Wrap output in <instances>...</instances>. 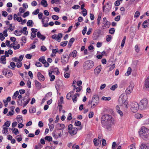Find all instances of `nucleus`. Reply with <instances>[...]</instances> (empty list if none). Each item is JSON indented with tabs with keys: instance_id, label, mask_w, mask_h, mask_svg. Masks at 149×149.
I'll use <instances>...</instances> for the list:
<instances>
[{
	"instance_id": "obj_6",
	"label": "nucleus",
	"mask_w": 149,
	"mask_h": 149,
	"mask_svg": "<svg viewBox=\"0 0 149 149\" xmlns=\"http://www.w3.org/2000/svg\"><path fill=\"white\" fill-rule=\"evenodd\" d=\"M99 98L97 95H95L92 98L93 105L91 106L92 108H94L95 106H97L99 102Z\"/></svg>"
},
{
	"instance_id": "obj_31",
	"label": "nucleus",
	"mask_w": 149,
	"mask_h": 149,
	"mask_svg": "<svg viewBox=\"0 0 149 149\" xmlns=\"http://www.w3.org/2000/svg\"><path fill=\"white\" fill-rule=\"evenodd\" d=\"M41 4L44 7H47L48 5L46 0H42L41 2Z\"/></svg>"
},
{
	"instance_id": "obj_25",
	"label": "nucleus",
	"mask_w": 149,
	"mask_h": 149,
	"mask_svg": "<svg viewBox=\"0 0 149 149\" xmlns=\"http://www.w3.org/2000/svg\"><path fill=\"white\" fill-rule=\"evenodd\" d=\"M58 69L57 68H54L52 71H51V72L52 73H53L54 74H59L60 73V72L58 71Z\"/></svg>"
},
{
	"instance_id": "obj_57",
	"label": "nucleus",
	"mask_w": 149,
	"mask_h": 149,
	"mask_svg": "<svg viewBox=\"0 0 149 149\" xmlns=\"http://www.w3.org/2000/svg\"><path fill=\"white\" fill-rule=\"evenodd\" d=\"M82 88V86H79L77 88L75 87V89H76V91L77 92H79L81 90Z\"/></svg>"
},
{
	"instance_id": "obj_43",
	"label": "nucleus",
	"mask_w": 149,
	"mask_h": 149,
	"mask_svg": "<svg viewBox=\"0 0 149 149\" xmlns=\"http://www.w3.org/2000/svg\"><path fill=\"white\" fill-rule=\"evenodd\" d=\"M12 130H13V132L15 135H17L19 134V132L18 129L15 128L14 129H12Z\"/></svg>"
},
{
	"instance_id": "obj_21",
	"label": "nucleus",
	"mask_w": 149,
	"mask_h": 149,
	"mask_svg": "<svg viewBox=\"0 0 149 149\" xmlns=\"http://www.w3.org/2000/svg\"><path fill=\"white\" fill-rule=\"evenodd\" d=\"M37 36L38 38L42 40H44L45 38V37L42 35L41 34L39 31L37 32Z\"/></svg>"
},
{
	"instance_id": "obj_20",
	"label": "nucleus",
	"mask_w": 149,
	"mask_h": 149,
	"mask_svg": "<svg viewBox=\"0 0 149 149\" xmlns=\"http://www.w3.org/2000/svg\"><path fill=\"white\" fill-rule=\"evenodd\" d=\"M0 63H1L5 64L6 63V59L5 56H2L1 57Z\"/></svg>"
},
{
	"instance_id": "obj_64",
	"label": "nucleus",
	"mask_w": 149,
	"mask_h": 149,
	"mask_svg": "<svg viewBox=\"0 0 149 149\" xmlns=\"http://www.w3.org/2000/svg\"><path fill=\"white\" fill-rule=\"evenodd\" d=\"M29 11H27L22 16L23 17L25 18L26 17L28 16L29 15Z\"/></svg>"
},
{
	"instance_id": "obj_39",
	"label": "nucleus",
	"mask_w": 149,
	"mask_h": 149,
	"mask_svg": "<svg viewBox=\"0 0 149 149\" xmlns=\"http://www.w3.org/2000/svg\"><path fill=\"white\" fill-rule=\"evenodd\" d=\"M23 100H19L17 101V104L19 106H21L23 105H24V102H23Z\"/></svg>"
},
{
	"instance_id": "obj_9",
	"label": "nucleus",
	"mask_w": 149,
	"mask_h": 149,
	"mask_svg": "<svg viewBox=\"0 0 149 149\" xmlns=\"http://www.w3.org/2000/svg\"><path fill=\"white\" fill-rule=\"evenodd\" d=\"M62 37V34L61 33H59L58 35L54 34L52 36V38L56 40H58L60 42L61 40V38Z\"/></svg>"
},
{
	"instance_id": "obj_41",
	"label": "nucleus",
	"mask_w": 149,
	"mask_h": 149,
	"mask_svg": "<svg viewBox=\"0 0 149 149\" xmlns=\"http://www.w3.org/2000/svg\"><path fill=\"white\" fill-rule=\"evenodd\" d=\"M29 111L30 113H34L36 111V109L33 107H32L30 108Z\"/></svg>"
},
{
	"instance_id": "obj_5",
	"label": "nucleus",
	"mask_w": 149,
	"mask_h": 149,
	"mask_svg": "<svg viewBox=\"0 0 149 149\" xmlns=\"http://www.w3.org/2000/svg\"><path fill=\"white\" fill-rule=\"evenodd\" d=\"M139 109L141 110L143 109L148 107V101L146 99L142 100L140 103Z\"/></svg>"
},
{
	"instance_id": "obj_22",
	"label": "nucleus",
	"mask_w": 149,
	"mask_h": 149,
	"mask_svg": "<svg viewBox=\"0 0 149 149\" xmlns=\"http://www.w3.org/2000/svg\"><path fill=\"white\" fill-rule=\"evenodd\" d=\"M149 24V19L145 20L143 22L142 24V26H143V27L145 28L147 27Z\"/></svg>"
},
{
	"instance_id": "obj_24",
	"label": "nucleus",
	"mask_w": 149,
	"mask_h": 149,
	"mask_svg": "<svg viewBox=\"0 0 149 149\" xmlns=\"http://www.w3.org/2000/svg\"><path fill=\"white\" fill-rule=\"evenodd\" d=\"M57 126L58 127L57 130H60L64 128L65 125L63 124H60L58 123L57 124Z\"/></svg>"
},
{
	"instance_id": "obj_55",
	"label": "nucleus",
	"mask_w": 149,
	"mask_h": 149,
	"mask_svg": "<svg viewBox=\"0 0 149 149\" xmlns=\"http://www.w3.org/2000/svg\"><path fill=\"white\" fill-rule=\"evenodd\" d=\"M128 149H135V145L134 144H132L129 146Z\"/></svg>"
},
{
	"instance_id": "obj_32",
	"label": "nucleus",
	"mask_w": 149,
	"mask_h": 149,
	"mask_svg": "<svg viewBox=\"0 0 149 149\" xmlns=\"http://www.w3.org/2000/svg\"><path fill=\"white\" fill-rule=\"evenodd\" d=\"M74 40V39L73 38H71L70 40L69 41L68 44V46L69 47H70Z\"/></svg>"
},
{
	"instance_id": "obj_45",
	"label": "nucleus",
	"mask_w": 149,
	"mask_h": 149,
	"mask_svg": "<svg viewBox=\"0 0 149 149\" xmlns=\"http://www.w3.org/2000/svg\"><path fill=\"white\" fill-rule=\"evenodd\" d=\"M49 126L50 131H52L54 127V123L52 124L51 123L49 124Z\"/></svg>"
},
{
	"instance_id": "obj_10",
	"label": "nucleus",
	"mask_w": 149,
	"mask_h": 149,
	"mask_svg": "<svg viewBox=\"0 0 149 149\" xmlns=\"http://www.w3.org/2000/svg\"><path fill=\"white\" fill-rule=\"evenodd\" d=\"M69 56L68 55L65 54L62 56L61 60L62 63L65 64L67 63L68 61Z\"/></svg>"
},
{
	"instance_id": "obj_40",
	"label": "nucleus",
	"mask_w": 149,
	"mask_h": 149,
	"mask_svg": "<svg viewBox=\"0 0 149 149\" xmlns=\"http://www.w3.org/2000/svg\"><path fill=\"white\" fill-rule=\"evenodd\" d=\"M22 31H18L17 30H15L14 32V34L17 36H19L21 35Z\"/></svg>"
},
{
	"instance_id": "obj_30",
	"label": "nucleus",
	"mask_w": 149,
	"mask_h": 149,
	"mask_svg": "<svg viewBox=\"0 0 149 149\" xmlns=\"http://www.w3.org/2000/svg\"><path fill=\"white\" fill-rule=\"evenodd\" d=\"M101 69L102 68L101 65L98 66L95 69L94 71L95 72H96L98 74L100 72Z\"/></svg>"
},
{
	"instance_id": "obj_23",
	"label": "nucleus",
	"mask_w": 149,
	"mask_h": 149,
	"mask_svg": "<svg viewBox=\"0 0 149 149\" xmlns=\"http://www.w3.org/2000/svg\"><path fill=\"white\" fill-rule=\"evenodd\" d=\"M16 66V65L15 63L13 62H11L10 63V65L8 66V68L13 70H14L15 69L14 68Z\"/></svg>"
},
{
	"instance_id": "obj_47",
	"label": "nucleus",
	"mask_w": 149,
	"mask_h": 149,
	"mask_svg": "<svg viewBox=\"0 0 149 149\" xmlns=\"http://www.w3.org/2000/svg\"><path fill=\"white\" fill-rule=\"evenodd\" d=\"M131 69L130 67H129L127 71L125 74L127 76H128L131 74Z\"/></svg>"
},
{
	"instance_id": "obj_60",
	"label": "nucleus",
	"mask_w": 149,
	"mask_h": 149,
	"mask_svg": "<svg viewBox=\"0 0 149 149\" xmlns=\"http://www.w3.org/2000/svg\"><path fill=\"white\" fill-rule=\"evenodd\" d=\"M42 146L40 144H38V145L35 146V149H41L42 148Z\"/></svg>"
},
{
	"instance_id": "obj_52",
	"label": "nucleus",
	"mask_w": 149,
	"mask_h": 149,
	"mask_svg": "<svg viewBox=\"0 0 149 149\" xmlns=\"http://www.w3.org/2000/svg\"><path fill=\"white\" fill-rule=\"evenodd\" d=\"M68 43V41H64L61 42L60 45L63 47L65 46Z\"/></svg>"
},
{
	"instance_id": "obj_17",
	"label": "nucleus",
	"mask_w": 149,
	"mask_h": 149,
	"mask_svg": "<svg viewBox=\"0 0 149 149\" xmlns=\"http://www.w3.org/2000/svg\"><path fill=\"white\" fill-rule=\"evenodd\" d=\"M134 87L133 85H130L126 90V93L127 94H130L131 93Z\"/></svg>"
},
{
	"instance_id": "obj_50",
	"label": "nucleus",
	"mask_w": 149,
	"mask_h": 149,
	"mask_svg": "<svg viewBox=\"0 0 149 149\" xmlns=\"http://www.w3.org/2000/svg\"><path fill=\"white\" fill-rule=\"evenodd\" d=\"M117 87L118 85L117 84H115L114 85L112 86L110 88V89L111 90L114 91L116 89V88H117Z\"/></svg>"
},
{
	"instance_id": "obj_61",
	"label": "nucleus",
	"mask_w": 149,
	"mask_h": 149,
	"mask_svg": "<svg viewBox=\"0 0 149 149\" xmlns=\"http://www.w3.org/2000/svg\"><path fill=\"white\" fill-rule=\"evenodd\" d=\"M142 117V115L141 114H139V113H137V114H136V116H135V117L136 118H141Z\"/></svg>"
},
{
	"instance_id": "obj_19",
	"label": "nucleus",
	"mask_w": 149,
	"mask_h": 149,
	"mask_svg": "<svg viewBox=\"0 0 149 149\" xmlns=\"http://www.w3.org/2000/svg\"><path fill=\"white\" fill-rule=\"evenodd\" d=\"M116 109L118 113L120 115L121 117H122L123 116V112L120 110V108L117 105L116 107Z\"/></svg>"
},
{
	"instance_id": "obj_58",
	"label": "nucleus",
	"mask_w": 149,
	"mask_h": 149,
	"mask_svg": "<svg viewBox=\"0 0 149 149\" xmlns=\"http://www.w3.org/2000/svg\"><path fill=\"white\" fill-rule=\"evenodd\" d=\"M52 17L54 20H58L59 18V17L57 15H55L52 16Z\"/></svg>"
},
{
	"instance_id": "obj_56",
	"label": "nucleus",
	"mask_w": 149,
	"mask_h": 149,
	"mask_svg": "<svg viewBox=\"0 0 149 149\" xmlns=\"http://www.w3.org/2000/svg\"><path fill=\"white\" fill-rule=\"evenodd\" d=\"M69 72H64V76L66 78H68L69 77L70 75Z\"/></svg>"
},
{
	"instance_id": "obj_1",
	"label": "nucleus",
	"mask_w": 149,
	"mask_h": 149,
	"mask_svg": "<svg viewBox=\"0 0 149 149\" xmlns=\"http://www.w3.org/2000/svg\"><path fill=\"white\" fill-rule=\"evenodd\" d=\"M101 123L102 125L108 130H111L112 125L115 124V120L112 116L109 114H104L101 117Z\"/></svg>"
},
{
	"instance_id": "obj_44",
	"label": "nucleus",
	"mask_w": 149,
	"mask_h": 149,
	"mask_svg": "<svg viewBox=\"0 0 149 149\" xmlns=\"http://www.w3.org/2000/svg\"><path fill=\"white\" fill-rule=\"evenodd\" d=\"M45 140H47L49 142L51 141L52 140V138L49 136H46L45 137Z\"/></svg>"
},
{
	"instance_id": "obj_8",
	"label": "nucleus",
	"mask_w": 149,
	"mask_h": 149,
	"mask_svg": "<svg viewBox=\"0 0 149 149\" xmlns=\"http://www.w3.org/2000/svg\"><path fill=\"white\" fill-rule=\"evenodd\" d=\"M67 98L68 100L72 99L73 101L74 102V91L68 93L67 95Z\"/></svg>"
},
{
	"instance_id": "obj_2",
	"label": "nucleus",
	"mask_w": 149,
	"mask_h": 149,
	"mask_svg": "<svg viewBox=\"0 0 149 149\" xmlns=\"http://www.w3.org/2000/svg\"><path fill=\"white\" fill-rule=\"evenodd\" d=\"M140 136L144 139L149 137V130L145 127L143 126L141 127L139 131Z\"/></svg>"
},
{
	"instance_id": "obj_54",
	"label": "nucleus",
	"mask_w": 149,
	"mask_h": 149,
	"mask_svg": "<svg viewBox=\"0 0 149 149\" xmlns=\"http://www.w3.org/2000/svg\"><path fill=\"white\" fill-rule=\"evenodd\" d=\"M111 99V98L110 97H103L102 98V100H109Z\"/></svg>"
},
{
	"instance_id": "obj_27",
	"label": "nucleus",
	"mask_w": 149,
	"mask_h": 149,
	"mask_svg": "<svg viewBox=\"0 0 149 149\" xmlns=\"http://www.w3.org/2000/svg\"><path fill=\"white\" fill-rule=\"evenodd\" d=\"M5 76L7 77L10 78L13 75V74L11 71L10 70L8 72H6L5 73Z\"/></svg>"
},
{
	"instance_id": "obj_35",
	"label": "nucleus",
	"mask_w": 149,
	"mask_h": 149,
	"mask_svg": "<svg viewBox=\"0 0 149 149\" xmlns=\"http://www.w3.org/2000/svg\"><path fill=\"white\" fill-rule=\"evenodd\" d=\"M105 6H103V11L104 12L105 14H107L110 11V9L109 8H105Z\"/></svg>"
},
{
	"instance_id": "obj_53",
	"label": "nucleus",
	"mask_w": 149,
	"mask_h": 149,
	"mask_svg": "<svg viewBox=\"0 0 149 149\" xmlns=\"http://www.w3.org/2000/svg\"><path fill=\"white\" fill-rule=\"evenodd\" d=\"M111 39V35H107L106 38L107 41L109 42Z\"/></svg>"
},
{
	"instance_id": "obj_37",
	"label": "nucleus",
	"mask_w": 149,
	"mask_h": 149,
	"mask_svg": "<svg viewBox=\"0 0 149 149\" xmlns=\"http://www.w3.org/2000/svg\"><path fill=\"white\" fill-rule=\"evenodd\" d=\"M27 29V28L26 27H24L23 28L22 30H21L22 31V33H23L25 35H27L28 33V31H26Z\"/></svg>"
},
{
	"instance_id": "obj_29",
	"label": "nucleus",
	"mask_w": 149,
	"mask_h": 149,
	"mask_svg": "<svg viewBox=\"0 0 149 149\" xmlns=\"http://www.w3.org/2000/svg\"><path fill=\"white\" fill-rule=\"evenodd\" d=\"M49 74L50 77V81H53L55 79V77L54 75L52 74V73L50 71L49 72Z\"/></svg>"
},
{
	"instance_id": "obj_4",
	"label": "nucleus",
	"mask_w": 149,
	"mask_h": 149,
	"mask_svg": "<svg viewBox=\"0 0 149 149\" xmlns=\"http://www.w3.org/2000/svg\"><path fill=\"white\" fill-rule=\"evenodd\" d=\"M131 110L133 112H136L139 108V105L136 102H133L130 104Z\"/></svg>"
},
{
	"instance_id": "obj_34",
	"label": "nucleus",
	"mask_w": 149,
	"mask_h": 149,
	"mask_svg": "<svg viewBox=\"0 0 149 149\" xmlns=\"http://www.w3.org/2000/svg\"><path fill=\"white\" fill-rule=\"evenodd\" d=\"M99 36V35H97L96 33L94 32L93 34V39L94 40H96L98 39Z\"/></svg>"
},
{
	"instance_id": "obj_26",
	"label": "nucleus",
	"mask_w": 149,
	"mask_h": 149,
	"mask_svg": "<svg viewBox=\"0 0 149 149\" xmlns=\"http://www.w3.org/2000/svg\"><path fill=\"white\" fill-rule=\"evenodd\" d=\"M110 25V22L108 21H107L106 22V23H105L104 25H103L102 26V29H105V27H106L107 26V27L108 28L109 26Z\"/></svg>"
},
{
	"instance_id": "obj_18",
	"label": "nucleus",
	"mask_w": 149,
	"mask_h": 149,
	"mask_svg": "<svg viewBox=\"0 0 149 149\" xmlns=\"http://www.w3.org/2000/svg\"><path fill=\"white\" fill-rule=\"evenodd\" d=\"M144 85L145 87L148 89L149 90V76L146 79Z\"/></svg>"
},
{
	"instance_id": "obj_49",
	"label": "nucleus",
	"mask_w": 149,
	"mask_h": 149,
	"mask_svg": "<svg viewBox=\"0 0 149 149\" xmlns=\"http://www.w3.org/2000/svg\"><path fill=\"white\" fill-rule=\"evenodd\" d=\"M58 105H62L63 103V97H61L60 98V100L58 101Z\"/></svg>"
},
{
	"instance_id": "obj_46",
	"label": "nucleus",
	"mask_w": 149,
	"mask_h": 149,
	"mask_svg": "<svg viewBox=\"0 0 149 149\" xmlns=\"http://www.w3.org/2000/svg\"><path fill=\"white\" fill-rule=\"evenodd\" d=\"M115 29L113 28H111L109 31V33L111 34H113L115 32Z\"/></svg>"
},
{
	"instance_id": "obj_48",
	"label": "nucleus",
	"mask_w": 149,
	"mask_h": 149,
	"mask_svg": "<svg viewBox=\"0 0 149 149\" xmlns=\"http://www.w3.org/2000/svg\"><path fill=\"white\" fill-rule=\"evenodd\" d=\"M8 132V128L6 127H3V128L2 133L3 134H6Z\"/></svg>"
},
{
	"instance_id": "obj_3",
	"label": "nucleus",
	"mask_w": 149,
	"mask_h": 149,
	"mask_svg": "<svg viewBox=\"0 0 149 149\" xmlns=\"http://www.w3.org/2000/svg\"><path fill=\"white\" fill-rule=\"evenodd\" d=\"M94 66V62L91 60H88L85 61L83 65L84 68L86 70L90 69Z\"/></svg>"
},
{
	"instance_id": "obj_16",
	"label": "nucleus",
	"mask_w": 149,
	"mask_h": 149,
	"mask_svg": "<svg viewBox=\"0 0 149 149\" xmlns=\"http://www.w3.org/2000/svg\"><path fill=\"white\" fill-rule=\"evenodd\" d=\"M37 76L38 79L40 81H43L45 80V78L41 74L40 72H38Z\"/></svg>"
},
{
	"instance_id": "obj_62",
	"label": "nucleus",
	"mask_w": 149,
	"mask_h": 149,
	"mask_svg": "<svg viewBox=\"0 0 149 149\" xmlns=\"http://www.w3.org/2000/svg\"><path fill=\"white\" fill-rule=\"evenodd\" d=\"M83 15L84 16H85L87 14V12L86 9L83 10Z\"/></svg>"
},
{
	"instance_id": "obj_33",
	"label": "nucleus",
	"mask_w": 149,
	"mask_h": 149,
	"mask_svg": "<svg viewBox=\"0 0 149 149\" xmlns=\"http://www.w3.org/2000/svg\"><path fill=\"white\" fill-rule=\"evenodd\" d=\"M17 118L18 119V122L22 123L23 121L22 116L20 115H18L17 116Z\"/></svg>"
},
{
	"instance_id": "obj_11",
	"label": "nucleus",
	"mask_w": 149,
	"mask_h": 149,
	"mask_svg": "<svg viewBox=\"0 0 149 149\" xmlns=\"http://www.w3.org/2000/svg\"><path fill=\"white\" fill-rule=\"evenodd\" d=\"M68 132L71 135H74V128L73 127L72 124H70L68 127Z\"/></svg>"
},
{
	"instance_id": "obj_28",
	"label": "nucleus",
	"mask_w": 149,
	"mask_h": 149,
	"mask_svg": "<svg viewBox=\"0 0 149 149\" xmlns=\"http://www.w3.org/2000/svg\"><path fill=\"white\" fill-rule=\"evenodd\" d=\"M148 146L147 144L142 143L140 146L141 149H148Z\"/></svg>"
},
{
	"instance_id": "obj_12",
	"label": "nucleus",
	"mask_w": 149,
	"mask_h": 149,
	"mask_svg": "<svg viewBox=\"0 0 149 149\" xmlns=\"http://www.w3.org/2000/svg\"><path fill=\"white\" fill-rule=\"evenodd\" d=\"M75 126H78V127H75V131L76 132L75 133V134H76L78 130H80L82 129V127L81 126V122L79 121H75Z\"/></svg>"
},
{
	"instance_id": "obj_14",
	"label": "nucleus",
	"mask_w": 149,
	"mask_h": 149,
	"mask_svg": "<svg viewBox=\"0 0 149 149\" xmlns=\"http://www.w3.org/2000/svg\"><path fill=\"white\" fill-rule=\"evenodd\" d=\"M31 99L28 97L25 96L23 100L24 101V105L23 107H24L29 103Z\"/></svg>"
},
{
	"instance_id": "obj_36",
	"label": "nucleus",
	"mask_w": 149,
	"mask_h": 149,
	"mask_svg": "<svg viewBox=\"0 0 149 149\" xmlns=\"http://www.w3.org/2000/svg\"><path fill=\"white\" fill-rule=\"evenodd\" d=\"M35 84L36 86L39 88H40L41 87V84L38 81L35 80Z\"/></svg>"
},
{
	"instance_id": "obj_51",
	"label": "nucleus",
	"mask_w": 149,
	"mask_h": 149,
	"mask_svg": "<svg viewBox=\"0 0 149 149\" xmlns=\"http://www.w3.org/2000/svg\"><path fill=\"white\" fill-rule=\"evenodd\" d=\"M126 40V36H125L123 38L121 42V46L122 47H123L124 46V44L125 43V41Z\"/></svg>"
},
{
	"instance_id": "obj_42",
	"label": "nucleus",
	"mask_w": 149,
	"mask_h": 149,
	"mask_svg": "<svg viewBox=\"0 0 149 149\" xmlns=\"http://www.w3.org/2000/svg\"><path fill=\"white\" fill-rule=\"evenodd\" d=\"M10 121H7L3 125V126H6L7 127H8L10 126Z\"/></svg>"
},
{
	"instance_id": "obj_13",
	"label": "nucleus",
	"mask_w": 149,
	"mask_h": 149,
	"mask_svg": "<svg viewBox=\"0 0 149 149\" xmlns=\"http://www.w3.org/2000/svg\"><path fill=\"white\" fill-rule=\"evenodd\" d=\"M49 18L46 17L43 18L42 20V22L43 24V26L45 27H47L48 26V24L47 23H45V22H47L48 21Z\"/></svg>"
},
{
	"instance_id": "obj_15",
	"label": "nucleus",
	"mask_w": 149,
	"mask_h": 149,
	"mask_svg": "<svg viewBox=\"0 0 149 149\" xmlns=\"http://www.w3.org/2000/svg\"><path fill=\"white\" fill-rule=\"evenodd\" d=\"M102 140L99 139H98L97 140L96 138H95L93 139V142L94 145L95 146H98L100 145L101 144V142Z\"/></svg>"
},
{
	"instance_id": "obj_59",
	"label": "nucleus",
	"mask_w": 149,
	"mask_h": 149,
	"mask_svg": "<svg viewBox=\"0 0 149 149\" xmlns=\"http://www.w3.org/2000/svg\"><path fill=\"white\" fill-rule=\"evenodd\" d=\"M6 44L8 47H12V46L10 45V42L8 40H6Z\"/></svg>"
},
{
	"instance_id": "obj_7",
	"label": "nucleus",
	"mask_w": 149,
	"mask_h": 149,
	"mask_svg": "<svg viewBox=\"0 0 149 149\" xmlns=\"http://www.w3.org/2000/svg\"><path fill=\"white\" fill-rule=\"evenodd\" d=\"M124 96L123 94L121 95L118 99L119 104L120 106H123V103L127 101L124 98Z\"/></svg>"
},
{
	"instance_id": "obj_63",
	"label": "nucleus",
	"mask_w": 149,
	"mask_h": 149,
	"mask_svg": "<svg viewBox=\"0 0 149 149\" xmlns=\"http://www.w3.org/2000/svg\"><path fill=\"white\" fill-rule=\"evenodd\" d=\"M33 23L32 20H28L27 23V25L28 26H31Z\"/></svg>"
},
{
	"instance_id": "obj_38",
	"label": "nucleus",
	"mask_w": 149,
	"mask_h": 149,
	"mask_svg": "<svg viewBox=\"0 0 149 149\" xmlns=\"http://www.w3.org/2000/svg\"><path fill=\"white\" fill-rule=\"evenodd\" d=\"M39 61L41 62L43 64H44L46 62V60L45 59L44 56H42L39 59Z\"/></svg>"
}]
</instances>
